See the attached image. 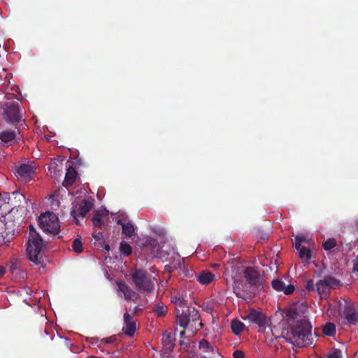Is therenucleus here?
I'll return each instance as SVG.
<instances>
[{"mask_svg":"<svg viewBox=\"0 0 358 358\" xmlns=\"http://www.w3.org/2000/svg\"><path fill=\"white\" fill-rule=\"evenodd\" d=\"M288 327L282 332L287 342L298 348L307 347L313 343L312 326L306 317L298 318L296 310H289L285 315Z\"/></svg>","mask_w":358,"mask_h":358,"instance_id":"obj_1","label":"nucleus"},{"mask_svg":"<svg viewBox=\"0 0 358 358\" xmlns=\"http://www.w3.org/2000/svg\"><path fill=\"white\" fill-rule=\"evenodd\" d=\"M243 277L245 282L238 280L234 281V292L239 298L251 299L263 285V275L258 268L248 266L243 269Z\"/></svg>","mask_w":358,"mask_h":358,"instance_id":"obj_2","label":"nucleus"},{"mask_svg":"<svg viewBox=\"0 0 358 358\" xmlns=\"http://www.w3.org/2000/svg\"><path fill=\"white\" fill-rule=\"evenodd\" d=\"M130 276L137 290L147 293L154 291L157 279L146 270L134 268L131 271Z\"/></svg>","mask_w":358,"mask_h":358,"instance_id":"obj_3","label":"nucleus"},{"mask_svg":"<svg viewBox=\"0 0 358 358\" xmlns=\"http://www.w3.org/2000/svg\"><path fill=\"white\" fill-rule=\"evenodd\" d=\"M43 241L41 236L36 232L32 225L29 226V239L27 244V252L29 259L36 264H41V252Z\"/></svg>","mask_w":358,"mask_h":358,"instance_id":"obj_4","label":"nucleus"},{"mask_svg":"<svg viewBox=\"0 0 358 358\" xmlns=\"http://www.w3.org/2000/svg\"><path fill=\"white\" fill-rule=\"evenodd\" d=\"M341 286L342 282L340 280L331 275H326L316 282V290L320 299H326L329 296L331 289H338Z\"/></svg>","mask_w":358,"mask_h":358,"instance_id":"obj_5","label":"nucleus"},{"mask_svg":"<svg viewBox=\"0 0 358 358\" xmlns=\"http://www.w3.org/2000/svg\"><path fill=\"white\" fill-rule=\"evenodd\" d=\"M38 225L44 231L52 234H57L60 231L59 219L52 212L41 215L38 217Z\"/></svg>","mask_w":358,"mask_h":358,"instance_id":"obj_6","label":"nucleus"},{"mask_svg":"<svg viewBox=\"0 0 358 358\" xmlns=\"http://www.w3.org/2000/svg\"><path fill=\"white\" fill-rule=\"evenodd\" d=\"M3 116L4 120L9 123H17L21 120L17 101H6L3 104Z\"/></svg>","mask_w":358,"mask_h":358,"instance_id":"obj_7","label":"nucleus"},{"mask_svg":"<svg viewBox=\"0 0 358 358\" xmlns=\"http://www.w3.org/2000/svg\"><path fill=\"white\" fill-rule=\"evenodd\" d=\"M177 324L185 329L188 326L191 319L196 320L198 317V311L193 307L187 306L176 311Z\"/></svg>","mask_w":358,"mask_h":358,"instance_id":"obj_8","label":"nucleus"},{"mask_svg":"<svg viewBox=\"0 0 358 358\" xmlns=\"http://www.w3.org/2000/svg\"><path fill=\"white\" fill-rule=\"evenodd\" d=\"M92 208V203L88 200H83L78 205L75 206L71 211V215L74 219L76 224H79L78 217H85Z\"/></svg>","mask_w":358,"mask_h":358,"instance_id":"obj_9","label":"nucleus"},{"mask_svg":"<svg viewBox=\"0 0 358 358\" xmlns=\"http://www.w3.org/2000/svg\"><path fill=\"white\" fill-rule=\"evenodd\" d=\"M343 316L346 320V324H358V311L353 304L348 303L345 306L344 310L343 311Z\"/></svg>","mask_w":358,"mask_h":358,"instance_id":"obj_10","label":"nucleus"},{"mask_svg":"<svg viewBox=\"0 0 358 358\" xmlns=\"http://www.w3.org/2000/svg\"><path fill=\"white\" fill-rule=\"evenodd\" d=\"M35 167L31 164H21L16 171L17 176L19 180L24 182H29L32 179V175L34 173Z\"/></svg>","mask_w":358,"mask_h":358,"instance_id":"obj_11","label":"nucleus"},{"mask_svg":"<svg viewBox=\"0 0 358 358\" xmlns=\"http://www.w3.org/2000/svg\"><path fill=\"white\" fill-rule=\"evenodd\" d=\"M124 325L122 331L127 336H132L136 331V323L133 316L126 313L124 314Z\"/></svg>","mask_w":358,"mask_h":358,"instance_id":"obj_12","label":"nucleus"},{"mask_svg":"<svg viewBox=\"0 0 358 358\" xmlns=\"http://www.w3.org/2000/svg\"><path fill=\"white\" fill-rule=\"evenodd\" d=\"M271 286L276 292H282L286 295L291 294L294 292L295 287L293 285H286L285 282L281 279H274L271 282Z\"/></svg>","mask_w":358,"mask_h":358,"instance_id":"obj_13","label":"nucleus"},{"mask_svg":"<svg viewBox=\"0 0 358 358\" xmlns=\"http://www.w3.org/2000/svg\"><path fill=\"white\" fill-rule=\"evenodd\" d=\"M248 320L258 325L260 328H265L267 324L266 315L262 312L252 310L247 316Z\"/></svg>","mask_w":358,"mask_h":358,"instance_id":"obj_14","label":"nucleus"},{"mask_svg":"<svg viewBox=\"0 0 358 358\" xmlns=\"http://www.w3.org/2000/svg\"><path fill=\"white\" fill-rule=\"evenodd\" d=\"M197 281L203 285H208L215 280V275L208 270L201 271L196 274Z\"/></svg>","mask_w":358,"mask_h":358,"instance_id":"obj_15","label":"nucleus"},{"mask_svg":"<svg viewBox=\"0 0 358 358\" xmlns=\"http://www.w3.org/2000/svg\"><path fill=\"white\" fill-rule=\"evenodd\" d=\"M4 224H6V236L14 235L17 227L18 222H15L13 218V215H7L4 219Z\"/></svg>","mask_w":358,"mask_h":358,"instance_id":"obj_16","label":"nucleus"},{"mask_svg":"<svg viewBox=\"0 0 358 358\" xmlns=\"http://www.w3.org/2000/svg\"><path fill=\"white\" fill-rule=\"evenodd\" d=\"M159 245L157 239L150 237L146 238L143 244V250L145 251L150 250L151 254L155 255L159 251Z\"/></svg>","mask_w":358,"mask_h":358,"instance_id":"obj_17","label":"nucleus"},{"mask_svg":"<svg viewBox=\"0 0 358 358\" xmlns=\"http://www.w3.org/2000/svg\"><path fill=\"white\" fill-rule=\"evenodd\" d=\"M77 176H78V173H77L76 169L73 168V166H69L66 169L65 178H64L63 185L65 187L72 185L74 183V182L76 181Z\"/></svg>","mask_w":358,"mask_h":358,"instance_id":"obj_18","label":"nucleus"},{"mask_svg":"<svg viewBox=\"0 0 358 358\" xmlns=\"http://www.w3.org/2000/svg\"><path fill=\"white\" fill-rule=\"evenodd\" d=\"M118 285V289L120 292L124 294V298L127 300H131L137 298V294L132 290L127 285L120 282Z\"/></svg>","mask_w":358,"mask_h":358,"instance_id":"obj_19","label":"nucleus"},{"mask_svg":"<svg viewBox=\"0 0 358 358\" xmlns=\"http://www.w3.org/2000/svg\"><path fill=\"white\" fill-rule=\"evenodd\" d=\"M16 138V134L11 129H6L0 132V140L2 143L11 144Z\"/></svg>","mask_w":358,"mask_h":358,"instance_id":"obj_20","label":"nucleus"},{"mask_svg":"<svg viewBox=\"0 0 358 358\" xmlns=\"http://www.w3.org/2000/svg\"><path fill=\"white\" fill-rule=\"evenodd\" d=\"M106 215L103 211H97L92 217V223L93 225L96 227H99V229H103L106 224L102 219L103 215Z\"/></svg>","mask_w":358,"mask_h":358,"instance_id":"obj_21","label":"nucleus"},{"mask_svg":"<svg viewBox=\"0 0 358 358\" xmlns=\"http://www.w3.org/2000/svg\"><path fill=\"white\" fill-rule=\"evenodd\" d=\"M175 338L173 337V336L170 334H164L162 338V342L164 345V346L170 350H172L175 346Z\"/></svg>","mask_w":358,"mask_h":358,"instance_id":"obj_22","label":"nucleus"},{"mask_svg":"<svg viewBox=\"0 0 358 358\" xmlns=\"http://www.w3.org/2000/svg\"><path fill=\"white\" fill-rule=\"evenodd\" d=\"M245 324L238 320L234 319L231 322V331L235 335H239L244 329Z\"/></svg>","mask_w":358,"mask_h":358,"instance_id":"obj_23","label":"nucleus"},{"mask_svg":"<svg viewBox=\"0 0 358 358\" xmlns=\"http://www.w3.org/2000/svg\"><path fill=\"white\" fill-rule=\"evenodd\" d=\"M176 306V311L178 310V309H182L184 308L187 306V301L182 296L179 295H176L172 298L171 301Z\"/></svg>","mask_w":358,"mask_h":358,"instance_id":"obj_24","label":"nucleus"},{"mask_svg":"<svg viewBox=\"0 0 358 358\" xmlns=\"http://www.w3.org/2000/svg\"><path fill=\"white\" fill-rule=\"evenodd\" d=\"M152 311L157 317H164L167 313V307L161 303L154 305Z\"/></svg>","mask_w":358,"mask_h":358,"instance_id":"obj_25","label":"nucleus"},{"mask_svg":"<svg viewBox=\"0 0 358 358\" xmlns=\"http://www.w3.org/2000/svg\"><path fill=\"white\" fill-rule=\"evenodd\" d=\"M322 333L327 336H334L336 334V325L332 322L326 323L323 326Z\"/></svg>","mask_w":358,"mask_h":358,"instance_id":"obj_26","label":"nucleus"},{"mask_svg":"<svg viewBox=\"0 0 358 358\" xmlns=\"http://www.w3.org/2000/svg\"><path fill=\"white\" fill-rule=\"evenodd\" d=\"M199 349H202L205 352H214L215 351V348L209 343L208 341L205 339H202L199 343Z\"/></svg>","mask_w":358,"mask_h":358,"instance_id":"obj_27","label":"nucleus"},{"mask_svg":"<svg viewBox=\"0 0 358 358\" xmlns=\"http://www.w3.org/2000/svg\"><path fill=\"white\" fill-rule=\"evenodd\" d=\"M120 252L123 256L127 257L132 252L131 246L125 241H122L120 245Z\"/></svg>","mask_w":358,"mask_h":358,"instance_id":"obj_28","label":"nucleus"},{"mask_svg":"<svg viewBox=\"0 0 358 358\" xmlns=\"http://www.w3.org/2000/svg\"><path fill=\"white\" fill-rule=\"evenodd\" d=\"M122 234L127 237L131 238L134 235V227L131 222H127L126 224H122Z\"/></svg>","mask_w":358,"mask_h":358,"instance_id":"obj_29","label":"nucleus"},{"mask_svg":"<svg viewBox=\"0 0 358 358\" xmlns=\"http://www.w3.org/2000/svg\"><path fill=\"white\" fill-rule=\"evenodd\" d=\"M299 255L300 259L306 262H309L312 256L311 251L306 247H302L301 249H300L299 251Z\"/></svg>","mask_w":358,"mask_h":358,"instance_id":"obj_30","label":"nucleus"},{"mask_svg":"<svg viewBox=\"0 0 358 358\" xmlns=\"http://www.w3.org/2000/svg\"><path fill=\"white\" fill-rule=\"evenodd\" d=\"M336 245V241L333 238L327 239L322 244L323 248L327 251L331 250Z\"/></svg>","mask_w":358,"mask_h":358,"instance_id":"obj_31","label":"nucleus"},{"mask_svg":"<svg viewBox=\"0 0 358 358\" xmlns=\"http://www.w3.org/2000/svg\"><path fill=\"white\" fill-rule=\"evenodd\" d=\"M73 250L76 253H80L83 250V243L79 238H76L72 244Z\"/></svg>","mask_w":358,"mask_h":358,"instance_id":"obj_32","label":"nucleus"},{"mask_svg":"<svg viewBox=\"0 0 358 358\" xmlns=\"http://www.w3.org/2000/svg\"><path fill=\"white\" fill-rule=\"evenodd\" d=\"M327 358H342V351L340 349L334 348L328 352Z\"/></svg>","mask_w":358,"mask_h":358,"instance_id":"obj_33","label":"nucleus"},{"mask_svg":"<svg viewBox=\"0 0 358 358\" xmlns=\"http://www.w3.org/2000/svg\"><path fill=\"white\" fill-rule=\"evenodd\" d=\"M305 242V238L302 236H296L294 238V247L299 251L301 249V243Z\"/></svg>","mask_w":358,"mask_h":358,"instance_id":"obj_34","label":"nucleus"},{"mask_svg":"<svg viewBox=\"0 0 358 358\" xmlns=\"http://www.w3.org/2000/svg\"><path fill=\"white\" fill-rule=\"evenodd\" d=\"M6 224H4L3 220H0V236L4 239L7 236H6Z\"/></svg>","mask_w":358,"mask_h":358,"instance_id":"obj_35","label":"nucleus"},{"mask_svg":"<svg viewBox=\"0 0 358 358\" xmlns=\"http://www.w3.org/2000/svg\"><path fill=\"white\" fill-rule=\"evenodd\" d=\"M316 287V283L315 284L313 280H309L306 283V289L309 291H314Z\"/></svg>","mask_w":358,"mask_h":358,"instance_id":"obj_36","label":"nucleus"},{"mask_svg":"<svg viewBox=\"0 0 358 358\" xmlns=\"http://www.w3.org/2000/svg\"><path fill=\"white\" fill-rule=\"evenodd\" d=\"M0 196L3 197V199L4 201L8 199V203H10V201H12V198L10 196V195L8 193H4L3 194H0ZM10 206H13V208H14L16 206V204H14V203H13V202H11Z\"/></svg>","mask_w":358,"mask_h":358,"instance_id":"obj_37","label":"nucleus"},{"mask_svg":"<svg viewBox=\"0 0 358 358\" xmlns=\"http://www.w3.org/2000/svg\"><path fill=\"white\" fill-rule=\"evenodd\" d=\"M12 196L13 197L14 199H17L19 201H20L22 199H24V196L22 194L17 192H12Z\"/></svg>","mask_w":358,"mask_h":358,"instance_id":"obj_38","label":"nucleus"},{"mask_svg":"<svg viewBox=\"0 0 358 358\" xmlns=\"http://www.w3.org/2000/svg\"><path fill=\"white\" fill-rule=\"evenodd\" d=\"M234 358H245V355L241 350H235L233 353Z\"/></svg>","mask_w":358,"mask_h":358,"instance_id":"obj_39","label":"nucleus"},{"mask_svg":"<svg viewBox=\"0 0 358 358\" xmlns=\"http://www.w3.org/2000/svg\"><path fill=\"white\" fill-rule=\"evenodd\" d=\"M92 236L96 241H99L103 238V234L101 232L94 233Z\"/></svg>","mask_w":358,"mask_h":358,"instance_id":"obj_40","label":"nucleus"},{"mask_svg":"<svg viewBox=\"0 0 358 358\" xmlns=\"http://www.w3.org/2000/svg\"><path fill=\"white\" fill-rule=\"evenodd\" d=\"M6 273V268L3 266H0V278L2 277Z\"/></svg>","mask_w":358,"mask_h":358,"instance_id":"obj_41","label":"nucleus"},{"mask_svg":"<svg viewBox=\"0 0 358 358\" xmlns=\"http://www.w3.org/2000/svg\"><path fill=\"white\" fill-rule=\"evenodd\" d=\"M115 340H116L115 338L111 336V337H109V338H106V342L107 343H112V342H113Z\"/></svg>","mask_w":358,"mask_h":358,"instance_id":"obj_42","label":"nucleus"},{"mask_svg":"<svg viewBox=\"0 0 358 358\" xmlns=\"http://www.w3.org/2000/svg\"><path fill=\"white\" fill-rule=\"evenodd\" d=\"M103 249L106 251L109 252V250L110 249V245L108 244H104Z\"/></svg>","mask_w":358,"mask_h":358,"instance_id":"obj_43","label":"nucleus"},{"mask_svg":"<svg viewBox=\"0 0 358 358\" xmlns=\"http://www.w3.org/2000/svg\"><path fill=\"white\" fill-rule=\"evenodd\" d=\"M117 224L119 225H121L122 227V224H126V223L122 222L121 220H118L117 221Z\"/></svg>","mask_w":358,"mask_h":358,"instance_id":"obj_44","label":"nucleus"},{"mask_svg":"<svg viewBox=\"0 0 358 358\" xmlns=\"http://www.w3.org/2000/svg\"><path fill=\"white\" fill-rule=\"evenodd\" d=\"M185 331H182L180 332V336H181V337H183V336H185Z\"/></svg>","mask_w":358,"mask_h":358,"instance_id":"obj_45","label":"nucleus"},{"mask_svg":"<svg viewBox=\"0 0 358 358\" xmlns=\"http://www.w3.org/2000/svg\"><path fill=\"white\" fill-rule=\"evenodd\" d=\"M219 266H220V265H219V264H214V265H213V267H214V268H218Z\"/></svg>","mask_w":358,"mask_h":358,"instance_id":"obj_46","label":"nucleus"},{"mask_svg":"<svg viewBox=\"0 0 358 358\" xmlns=\"http://www.w3.org/2000/svg\"><path fill=\"white\" fill-rule=\"evenodd\" d=\"M138 310V308L137 306L135 307V312H136Z\"/></svg>","mask_w":358,"mask_h":358,"instance_id":"obj_47","label":"nucleus"},{"mask_svg":"<svg viewBox=\"0 0 358 358\" xmlns=\"http://www.w3.org/2000/svg\"><path fill=\"white\" fill-rule=\"evenodd\" d=\"M45 333L47 335H48V331H47L46 329L45 330Z\"/></svg>","mask_w":358,"mask_h":358,"instance_id":"obj_48","label":"nucleus"},{"mask_svg":"<svg viewBox=\"0 0 358 358\" xmlns=\"http://www.w3.org/2000/svg\"><path fill=\"white\" fill-rule=\"evenodd\" d=\"M50 339L52 341L53 339V336H50Z\"/></svg>","mask_w":358,"mask_h":358,"instance_id":"obj_49","label":"nucleus"},{"mask_svg":"<svg viewBox=\"0 0 358 358\" xmlns=\"http://www.w3.org/2000/svg\"><path fill=\"white\" fill-rule=\"evenodd\" d=\"M289 358H290V357H289Z\"/></svg>","mask_w":358,"mask_h":358,"instance_id":"obj_50","label":"nucleus"}]
</instances>
